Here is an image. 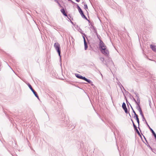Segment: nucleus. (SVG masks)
<instances>
[{
	"instance_id": "nucleus-1",
	"label": "nucleus",
	"mask_w": 156,
	"mask_h": 156,
	"mask_svg": "<svg viewBox=\"0 0 156 156\" xmlns=\"http://www.w3.org/2000/svg\"><path fill=\"white\" fill-rule=\"evenodd\" d=\"M100 41L99 48L100 50L103 54L106 55H107V50H106L105 48L106 46L105 44L101 40H100Z\"/></svg>"
},
{
	"instance_id": "nucleus-2",
	"label": "nucleus",
	"mask_w": 156,
	"mask_h": 156,
	"mask_svg": "<svg viewBox=\"0 0 156 156\" xmlns=\"http://www.w3.org/2000/svg\"><path fill=\"white\" fill-rule=\"evenodd\" d=\"M76 6L78 11L82 17L87 20L89 22H90L89 20L87 19V17L84 14L83 11L77 4H76Z\"/></svg>"
},
{
	"instance_id": "nucleus-3",
	"label": "nucleus",
	"mask_w": 156,
	"mask_h": 156,
	"mask_svg": "<svg viewBox=\"0 0 156 156\" xmlns=\"http://www.w3.org/2000/svg\"><path fill=\"white\" fill-rule=\"evenodd\" d=\"M54 46L58 53L59 56L61 59V49L60 44L58 42L55 43L54 45Z\"/></svg>"
},
{
	"instance_id": "nucleus-4",
	"label": "nucleus",
	"mask_w": 156,
	"mask_h": 156,
	"mask_svg": "<svg viewBox=\"0 0 156 156\" xmlns=\"http://www.w3.org/2000/svg\"><path fill=\"white\" fill-rule=\"evenodd\" d=\"M27 85L30 89L31 90L33 94H34L35 97H37L38 99H39V98L37 93L32 88L31 85L29 83H28Z\"/></svg>"
},
{
	"instance_id": "nucleus-5",
	"label": "nucleus",
	"mask_w": 156,
	"mask_h": 156,
	"mask_svg": "<svg viewBox=\"0 0 156 156\" xmlns=\"http://www.w3.org/2000/svg\"><path fill=\"white\" fill-rule=\"evenodd\" d=\"M122 108H123V109L125 111V112L126 114H127L128 113V111L127 109V108L126 107V105L125 103L124 102L123 103V104H122Z\"/></svg>"
},
{
	"instance_id": "nucleus-6",
	"label": "nucleus",
	"mask_w": 156,
	"mask_h": 156,
	"mask_svg": "<svg viewBox=\"0 0 156 156\" xmlns=\"http://www.w3.org/2000/svg\"><path fill=\"white\" fill-rule=\"evenodd\" d=\"M150 48L152 49L153 51L154 52H156V46L151 44L150 45Z\"/></svg>"
},
{
	"instance_id": "nucleus-7",
	"label": "nucleus",
	"mask_w": 156,
	"mask_h": 156,
	"mask_svg": "<svg viewBox=\"0 0 156 156\" xmlns=\"http://www.w3.org/2000/svg\"><path fill=\"white\" fill-rule=\"evenodd\" d=\"M60 11L64 16H67V13L65 12V9L64 8H62V9H61Z\"/></svg>"
},
{
	"instance_id": "nucleus-8",
	"label": "nucleus",
	"mask_w": 156,
	"mask_h": 156,
	"mask_svg": "<svg viewBox=\"0 0 156 156\" xmlns=\"http://www.w3.org/2000/svg\"><path fill=\"white\" fill-rule=\"evenodd\" d=\"M76 76L78 78L82 79L83 76L78 74H76Z\"/></svg>"
},
{
	"instance_id": "nucleus-9",
	"label": "nucleus",
	"mask_w": 156,
	"mask_h": 156,
	"mask_svg": "<svg viewBox=\"0 0 156 156\" xmlns=\"http://www.w3.org/2000/svg\"><path fill=\"white\" fill-rule=\"evenodd\" d=\"M84 42V49L85 50H86L87 49V47H88V45L87 43L86 42V41H85Z\"/></svg>"
},
{
	"instance_id": "nucleus-10",
	"label": "nucleus",
	"mask_w": 156,
	"mask_h": 156,
	"mask_svg": "<svg viewBox=\"0 0 156 156\" xmlns=\"http://www.w3.org/2000/svg\"><path fill=\"white\" fill-rule=\"evenodd\" d=\"M86 81L88 83L91 84V85H93V84H92L93 82L90 80L87 79Z\"/></svg>"
},
{
	"instance_id": "nucleus-11",
	"label": "nucleus",
	"mask_w": 156,
	"mask_h": 156,
	"mask_svg": "<svg viewBox=\"0 0 156 156\" xmlns=\"http://www.w3.org/2000/svg\"><path fill=\"white\" fill-rule=\"evenodd\" d=\"M84 8L86 10V11L87 12V11L86 9H88V7L86 3H84Z\"/></svg>"
},
{
	"instance_id": "nucleus-12",
	"label": "nucleus",
	"mask_w": 156,
	"mask_h": 156,
	"mask_svg": "<svg viewBox=\"0 0 156 156\" xmlns=\"http://www.w3.org/2000/svg\"><path fill=\"white\" fill-rule=\"evenodd\" d=\"M54 1L56 3H57V4H58L59 6H60V7H62V6L58 2V1L57 0H54Z\"/></svg>"
},
{
	"instance_id": "nucleus-13",
	"label": "nucleus",
	"mask_w": 156,
	"mask_h": 156,
	"mask_svg": "<svg viewBox=\"0 0 156 156\" xmlns=\"http://www.w3.org/2000/svg\"><path fill=\"white\" fill-rule=\"evenodd\" d=\"M131 120L132 121V123H133V126L135 129H136L137 127H136V126L135 125L134 123L133 120H132V119H131Z\"/></svg>"
},
{
	"instance_id": "nucleus-14",
	"label": "nucleus",
	"mask_w": 156,
	"mask_h": 156,
	"mask_svg": "<svg viewBox=\"0 0 156 156\" xmlns=\"http://www.w3.org/2000/svg\"><path fill=\"white\" fill-rule=\"evenodd\" d=\"M100 60H101V61L102 62H103V63H104V59L103 58H102V57H101L100 58ZM105 64H106H106L105 63Z\"/></svg>"
},
{
	"instance_id": "nucleus-15",
	"label": "nucleus",
	"mask_w": 156,
	"mask_h": 156,
	"mask_svg": "<svg viewBox=\"0 0 156 156\" xmlns=\"http://www.w3.org/2000/svg\"><path fill=\"white\" fill-rule=\"evenodd\" d=\"M139 111L140 112V114L142 115H143V113L142 111V110L140 108H139Z\"/></svg>"
},
{
	"instance_id": "nucleus-16",
	"label": "nucleus",
	"mask_w": 156,
	"mask_h": 156,
	"mask_svg": "<svg viewBox=\"0 0 156 156\" xmlns=\"http://www.w3.org/2000/svg\"><path fill=\"white\" fill-rule=\"evenodd\" d=\"M87 78H86L84 76H83L82 78V79L85 80L86 81L87 80Z\"/></svg>"
},
{
	"instance_id": "nucleus-17",
	"label": "nucleus",
	"mask_w": 156,
	"mask_h": 156,
	"mask_svg": "<svg viewBox=\"0 0 156 156\" xmlns=\"http://www.w3.org/2000/svg\"><path fill=\"white\" fill-rule=\"evenodd\" d=\"M134 118L136 117V119L137 118H138V116L136 114L134 115Z\"/></svg>"
},
{
	"instance_id": "nucleus-18",
	"label": "nucleus",
	"mask_w": 156,
	"mask_h": 156,
	"mask_svg": "<svg viewBox=\"0 0 156 156\" xmlns=\"http://www.w3.org/2000/svg\"><path fill=\"white\" fill-rule=\"evenodd\" d=\"M136 119V120L137 121V123L138 124V125H139V118H137Z\"/></svg>"
},
{
	"instance_id": "nucleus-19",
	"label": "nucleus",
	"mask_w": 156,
	"mask_h": 156,
	"mask_svg": "<svg viewBox=\"0 0 156 156\" xmlns=\"http://www.w3.org/2000/svg\"><path fill=\"white\" fill-rule=\"evenodd\" d=\"M70 2H71V3L73 4H76H76L77 3H75V2H74L72 0Z\"/></svg>"
},
{
	"instance_id": "nucleus-20",
	"label": "nucleus",
	"mask_w": 156,
	"mask_h": 156,
	"mask_svg": "<svg viewBox=\"0 0 156 156\" xmlns=\"http://www.w3.org/2000/svg\"><path fill=\"white\" fill-rule=\"evenodd\" d=\"M136 130V132H137V133L138 134H140V133L138 131V129H137V128L136 129H135Z\"/></svg>"
},
{
	"instance_id": "nucleus-21",
	"label": "nucleus",
	"mask_w": 156,
	"mask_h": 156,
	"mask_svg": "<svg viewBox=\"0 0 156 156\" xmlns=\"http://www.w3.org/2000/svg\"><path fill=\"white\" fill-rule=\"evenodd\" d=\"M67 18L69 19L70 20H71L69 18H71V17H70V16H68L67 15Z\"/></svg>"
},
{
	"instance_id": "nucleus-22",
	"label": "nucleus",
	"mask_w": 156,
	"mask_h": 156,
	"mask_svg": "<svg viewBox=\"0 0 156 156\" xmlns=\"http://www.w3.org/2000/svg\"><path fill=\"white\" fill-rule=\"evenodd\" d=\"M83 40H84V42H85V41H86V40H85V37L83 36Z\"/></svg>"
},
{
	"instance_id": "nucleus-23",
	"label": "nucleus",
	"mask_w": 156,
	"mask_h": 156,
	"mask_svg": "<svg viewBox=\"0 0 156 156\" xmlns=\"http://www.w3.org/2000/svg\"><path fill=\"white\" fill-rule=\"evenodd\" d=\"M76 1L78 2H79L80 1V0H75Z\"/></svg>"
},
{
	"instance_id": "nucleus-24",
	"label": "nucleus",
	"mask_w": 156,
	"mask_h": 156,
	"mask_svg": "<svg viewBox=\"0 0 156 156\" xmlns=\"http://www.w3.org/2000/svg\"><path fill=\"white\" fill-rule=\"evenodd\" d=\"M133 112L134 114V115L136 114L135 112L133 110Z\"/></svg>"
},
{
	"instance_id": "nucleus-25",
	"label": "nucleus",
	"mask_w": 156,
	"mask_h": 156,
	"mask_svg": "<svg viewBox=\"0 0 156 156\" xmlns=\"http://www.w3.org/2000/svg\"><path fill=\"white\" fill-rule=\"evenodd\" d=\"M84 3H86V2H82V4H84Z\"/></svg>"
},
{
	"instance_id": "nucleus-26",
	"label": "nucleus",
	"mask_w": 156,
	"mask_h": 156,
	"mask_svg": "<svg viewBox=\"0 0 156 156\" xmlns=\"http://www.w3.org/2000/svg\"><path fill=\"white\" fill-rule=\"evenodd\" d=\"M70 22H71V23H72L73 24V22H72L71 21V20H70Z\"/></svg>"
},
{
	"instance_id": "nucleus-27",
	"label": "nucleus",
	"mask_w": 156,
	"mask_h": 156,
	"mask_svg": "<svg viewBox=\"0 0 156 156\" xmlns=\"http://www.w3.org/2000/svg\"><path fill=\"white\" fill-rule=\"evenodd\" d=\"M68 0V1L70 2L72 1V0Z\"/></svg>"
},
{
	"instance_id": "nucleus-28",
	"label": "nucleus",
	"mask_w": 156,
	"mask_h": 156,
	"mask_svg": "<svg viewBox=\"0 0 156 156\" xmlns=\"http://www.w3.org/2000/svg\"><path fill=\"white\" fill-rule=\"evenodd\" d=\"M74 128V127H73L72 128V129H73Z\"/></svg>"
},
{
	"instance_id": "nucleus-29",
	"label": "nucleus",
	"mask_w": 156,
	"mask_h": 156,
	"mask_svg": "<svg viewBox=\"0 0 156 156\" xmlns=\"http://www.w3.org/2000/svg\"><path fill=\"white\" fill-rule=\"evenodd\" d=\"M101 75L102 76V74L101 73Z\"/></svg>"
}]
</instances>
